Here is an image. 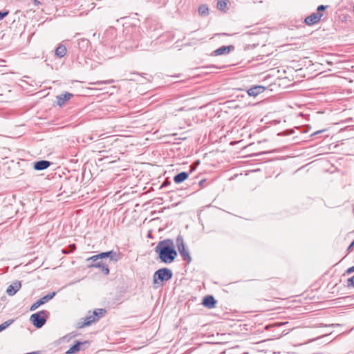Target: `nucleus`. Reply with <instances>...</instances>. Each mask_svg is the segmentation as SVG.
Segmentation results:
<instances>
[{"label":"nucleus","instance_id":"nucleus-8","mask_svg":"<svg viewBox=\"0 0 354 354\" xmlns=\"http://www.w3.org/2000/svg\"><path fill=\"white\" fill-rule=\"evenodd\" d=\"M105 258H109L110 260L113 261L115 262L119 260V254L113 250H110L107 252H104L99 253L95 255V257L93 259L94 260H100Z\"/></svg>","mask_w":354,"mask_h":354},{"label":"nucleus","instance_id":"nucleus-18","mask_svg":"<svg viewBox=\"0 0 354 354\" xmlns=\"http://www.w3.org/2000/svg\"><path fill=\"white\" fill-rule=\"evenodd\" d=\"M90 45L91 42L88 39L82 38L77 40V46L81 51H86Z\"/></svg>","mask_w":354,"mask_h":354},{"label":"nucleus","instance_id":"nucleus-7","mask_svg":"<svg viewBox=\"0 0 354 354\" xmlns=\"http://www.w3.org/2000/svg\"><path fill=\"white\" fill-rule=\"evenodd\" d=\"M95 322V318L92 316L91 311L84 318H81L76 324L77 328H82L91 326L93 323Z\"/></svg>","mask_w":354,"mask_h":354},{"label":"nucleus","instance_id":"nucleus-4","mask_svg":"<svg viewBox=\"0 0 354 354\" xmlns=\"http://www.w3.org/2000/svg\"><path fill=\"white\" fill-rule=\"evenodd\" d=\"M176 244L183 260L186 261L187 263H189L192 261V257L189 254V250L186 248V245L182 235L179 234L176 237Z\"/></svg>","mask_w":354,"mask_h":354},{"label":"nucleus","instance_id":"nucleus-28","mask_svg":"<svg viewBox=\"0 0 354 354\" xmlns=\"http://www.w3.org/2000/svg\"><path fill=\"white\" fill-rule=\"evenodd\" d=\"M205 183H206V180L205 178L201 179L198 182V185L200 186L201 188H203V187H205Z\"/></svg>","mask_w":354,"mask_h":354},{"label":"nucleus","instance_id":"nucleus-34","mask_svg":"<svg viewBox=\"0 0 354 354\" xmlns=\"http://www.w3.org/2000/svg\"><path fill=\"white\" fill-rule=\"evenodd\" d=\"M32 2L34 5L37 6L41 4V2L39 0H32Z\"/></svg>","mask_w":354,"mask_h":354},{"label":"nucleus","instance_id":"nucleus-30","mask_svg":"<svg viewBox=\"0 0 354 354\" xmlns=\"http://www.w3.org/2000/svg\"><path fill=\"white\" fill-rule=\"evenodd\" d=\"M353 248H354V240L351 242V243L347 248L348 253L351 252Z\"/></svg>","mask_w":354,"mask_h":354},{"label":"nucleus","instance_id":"nucleus-33","mask_svg":"<svg viewBox=\"0 0 354 354\" xmlns=\"http://www.w3.org/2000/svg\"><path fill=\"white\" fill-rule=\"evenodd\" d=\"M204 68H207V69H210V68H219L218 67H217L216 66H214V65L207 66H205Z\"/></svg>","mask_w":354,"mask_h":354},{"label":"nucleus","instance_id":"nucleus-24","mask_svg":"<svg viewBox=\"0 0 354 354\" xmlns=\"http://www.w3.org/2000/svg\"><path fill=\"white\" fill-rule=\"evenodd\" d=\"M14 322V319H8L0 324V332L6 329L10 325Z\"/></svg>","mask_w":354,"mask_h":354},{"label":"nucleus","instance_id":"nucleus-36","mask_svg":"<svg viewBox=\"0 0 354 354\" xmlns=\"http://www.w3.org/2000/svg\"><path fill=\"white\" fill-rule=\"evenodd\" d=\"M169 185H170L169 182L165 181V182L162 183V184L161 185V187H166V186H168Z\"/></svg>","mask_w":354,"mask_h":354},{"label":"nucleus","instance_id":"nucleus-21","mask_svg":"<svg viewBox=\"0 0 354 354\" xmlns=\"http://www.w3.org/2000/svg\"><path fill=\"white\" fill-rule=\"evenodd\" d=\"M106 313V310L105 309L96 308L91 313H92L93 317H94L95 318V322H96L101 317H102L105 315Z\"/></svg>","mask_w":354,"mask_h":354},{"label":"nucleus","instance_id":"nucleus-20","mask_svg":"<svg viewBox=\"0 0 354 354\" xmlns=\"http://www.w3.org/2000/svg\"><path fill=\"white\" fill-rule=\"evenodd\" d=\"M67 50L64 44H60L55 49V54L59 58L64 57L66 54Z\"/></svg>","mask_w":354,"mask_h":354},{"label":"nucleus","instance_id":"nucleus-29","mask_svg":"<svg viewBox=\"0 0 354 354\" xmlns=\"http://www.w3.org/2000/svg\"><path fill=\"white\" fill-rule=\"evenodd\" d=\"M75 335H75V334H74V335H71V334H69V335H65L64 337H62V339H63V340L69 341V340H70V339H71L72 337H75Z\"/></svg>","mask_w":354,"mask_h":354},{"label":"nucleus","instance_id":"nucleus-23","mask_svg":"<svg viewBox=\"0 0 354 354\" xmlns=\"http://www.w3.org/2000/svg\"><path fill=\"white\" fill-rule=\"evenodd\" d=\"M198 13L201 16H206L209 14V8L206 4H202L198 7Z\"/></svg>","mask_w":354,"mask_h":354},{"label":"nucleus","instance_id":"nucleus-40","mask_svg":"<svg viewBox=\"0 0 354 354\" xmlns=\"http://www.w3.org/2000/svg\"><path fill=\"white\" fill-rule=\"evenodd\" d=\"M221 35H228V34H226V33H222Z\"/></svg>","mask_w":354,"mask_h":354},{"label":"nucleus","instance_id":"nucleus-11","mask_svg":"<svg viewBox=\"0 0 354 354\" xmlns=\"http://www.w3.org/2000/svg\"><path fill=\"white\" fill-rule=\"evenodd\" d=\"M74 96L73 94L68 93V92H64L56 97L57 101L56 104L60 106H64L66 103L69 101Z\"/></svg>","mask_w":354,"mask_h":354},{"label":"nucleus","instance_id":"nucleus-27","mask_svg":"<svg viewBox=\"0 0 354 354\" xmlns=\"http://www.w3.org/2000/svg\"><path fill=\"white\" fill-rule=\"evenodd\" d=\"M327 8V6L320 5L317 8L316 13H321V12L324 11Z\"/></svg>","mask_w":354,"mask_h":354},{"label":"nucleus","instance_id":"nucleus-31","mask_svg":"<svg viewBox=\"0 0 354 354\" xmlns=\"http://www.w3.org/2000/svg\"><path fill=\"white\" fill-rule=\"evenodd\" d=\"M354 272V266L348 268L346 271V273L349 274Z\"/></svg>","mask_w":354,"mask_h":354},{"label":"nucleus","instance_id":"nucleus-12","mask_svg":"<svg viewBox=\"0 0 354 354\" xmlns=\"http://www.w3.org/2000/svg\"><path fill=\"white\" fill-rule=\"evenodd\" d=\"M323 16L322 13H316L313 12L304 19V23L308 26H313L317 23H318L321 17Z\"/></svg>","mask_w":354,"mask_h":354},{"label":"nucleus","instance_id":"nucleus-42","mask_svg":"<svg viewBox=\"0 0 354 354\" xmlns=\"http://www.w3.org/2000/svg\"><path fill=\"white\" fill-rule=\"evenodd\" d=\"M282 325H283V323H279V326H282Z\"/></svg>","mask_w":354,"mask_h":354},{"label":"nucleus","instance_id":"nucleus-38","mask_svg":"<svg viewBox=\"0 0 354 354\" xmlns=\"http://www.w3.org/2000/svg\"><path fill=\"white\" fill-rule=\"evenodd\" d=\"M190 167H191V171H190V172H192V171L194 169V165H192L190 166Z\"/></svg>","mask_w":354,"mask_h":354},{"label":"nucleus","instance_id":"nucleus-17","mask_svg":"<svg viewBox=\"0 0 354 354\" xmlns=\"http://www.w3.org/2000/svg\"><path fill=\"white\" fill-rule=\"evenodd\" d=\"M88 341L80 342L75 341V344L66 352V354H75L79 352L82 348L81 346L88 344Z\"/></svg>","mask_w":354,"mask_h":354},{"label":"nucleus","instance_id":"nucleus-25","mask_svg":"<svg viewBox=\"0 0 354 354\" xmlns=\"http://www.w3.org/2000/svg\"><path fill=\"white\" fill-rule=\"evenodd\" d=\"M10 12L8 10H0V20L3 19L6 16L9 15Z\"/></svg>","mask_w":354,"mask_h":354},{"label":"nucleus","instance_id":"nucleus-22","mask_svg":"<svg viewBox=\"0 0 354 354\" xmlns=\"http://www.w3.org/2000/svg\"><path fill=\"white\" fill-rule=\"evenodd\" d=\"M228 0H218L216 8L221 12H226L227 8Z\"/></svg>","mask_w":354,"mask_h":354},{"label":"nucleus","instance_id":"nucleus-5","mask_svg":"<svg viewBox=\"0 0 354 354\" xmlns=\"http://www.w3.org/2000/svg\"><path fill=\"white\" fill-rule=\"evenodd\" d=\"M95 257V255H93L88 259H86L87 262H90L89 264H88V268H100L102 271V272L104 275H108L109 274V268L108 266L103 261L102 259L100 260H94L93 259Z\"/></svg>","mask_w":354,"mask_h":354},{"label":"nucleus","instance_id":"nucleus-10","mask_svg":"<svg viewBox=\"0 0 354 354\" xmlns=\"http://www.w3.org/2000/svg\"><path fill=\"white\" fill-rule=\"evenodd\" d=\"M133 35V44H129V41L126 39L124 41H123L122 44L126 48H130L133 49L135 48L139 47V41H138V37H139V31L136 28H135L134 31L132 33Z\"/></svg>","mask_w":354,"mask_h":354},{"label":"nucleus","instance_id":"nucleus-26","mask_svg":"<svg viewBox=\"0 0 354 354\" xmlns=\"http://www.w3.org/2000/svg\"><path fill=\"white\" fill-rule=\"evenodd\" d=\"M346 286L347 287H354V275L347 279Z\"/></svg>","mask_w":354,"mask_h":354},{"label":"nucleus","instance_id":"nucleus-1","mask_svg":"<svg viewBox=\"0 0 354 354\" xmlns=\"http://www.w3.org/2000/svg\"><path fill=\"white\" fill-rule=\"evenodd\" d=\"M154 251L158 254V259L160 262L166 264L174 262L178 256L174 242L171 239L160 241L154 248Z\"/></svg>","mask_w":354,"mask_h":354},{"label":"nucleus","instance_id":"nucleus-35","mask_svg":"<svg viewBox=\"0 0 354 354\" xmlns=\"http://www.w3.org/2000/svg\"><path fill=\"white\" fill-rule=\"evenodd\" d=\"M292 132H294L293 129H289V130H287L284 132V135H289Z\"/></svg>","mask_w":354,"mask_h":354},{"label":"nucleus","instance_id":"nucleus-19","mask_svg":"<svg viewBox=\"0 0 354 354\" xmlns=\"http://www.w3.org/2000/svg\"><path fill=\"white\" fill-rule=\"evenodd\" d=\"M189 177V173L186 171H181L174 176V182L176 184H180L187 180Z\"/></svg>","mask_w":354,"mask_h":354},{"label":"nucleus","instance_id":"nucleus-41","mask_svg":"<svg viewBox=\"0 0 354 354\" xmlns=\"http://www.w3.org/2000/svg\"><path fill=\"white\" fill-rule=\"evenodd\" d=\"M71 246H73V248H75V244H73Z\"/></svg>","mask_w":354,"mask_h":354},{"label":"nucleus","instance_id":"nucleus-2","mask_svg":"<svg viewBox=\"0 0 354 354\" xmlns=\"http://www.w3.org/2000/svg\"><path fill=\"white\" fill-rule=\"evenodd\" d=\"M172 271L167 268H162L157 270L153 276V284H159L164 281H167L172 278Z\"/></svg>","mask_w":354,"mask_h":354},{"label":"nucleus","instance_id":"nucleus-39","mask_svg":"<svg viewBox=\"0 0 354 354\" xmlns=\"http://www.w3.org/2000/svg\"><path fill=\"white\" fill-rule=\"evenodd\" d=\"M194 163H196V165H198V164H199V163H200V161H199V160H197V161H196Z\"/></svg>","mask_w":354,"mask_h":354},{"label":"nucleus","instance_id":"nucleus-6","mask_svg":"<svg viewBox=\"0 0 354 354\" xmlns=\"http://www.w3.org/2000/svg\"><path fill=\"white\" fill-rule=\"evenodd\" d=\"M56 295L55 292H49L48 294L46 295L45 296L41 297L37 301H36L35 303H33L31 306L30 307V311H35L36 309H37L40 306L45 304L48 301H49L50 299H52L55 295Z\"/></svg>","mask_w":354,"mask_h":354},{"label":"nucleus","instance_id":"nucleus-43","mask_svg":"<svg viewBox=\"0 0 354 354\" xmlns=\"http://www.w3.org/2000/svg\"><path fill=\"white\" fill-rule=\"evenodd\" d=\"M353 12H354V6H353Z\"/></svg>","mask_w":354,"mask_h":354},{"label":"nucleus","instance_id":"nucleus-3","mask_svg":"<svg viewBox=\"0 0 354 354\" xmlns=\"http://www.w3.org/2000/svg\"><path fill=\"white\" fill-rule=\"evenodd\" d=\"M49 315V312L46 310H42L36 313L31 315L30 321L33 326L37 328H40L46 324Z\"/></svg>","mask_w":354,"mask_h":354},{"label":"nucleus","instance_id":"nucleus-14","mask_svg":"<svg viewBox=\"0 0 354 354\" xmlns=\"http://www.w3.org/2000/svg\"><path fill=\"white\" fill-rule=\"evenodd\" d=\"M265 91H266L265 86H261V85H255V86L250 88L247 91V93H248V95H250V96L256 97L259 94L264 92Z\"/></svg>","mask_w":354,"mask_h":354},{"label":"nucleus","instance_id":"nucleus-16","mask_svg":"<svg viewBox=\"0 0 354 354\" xmlns=\"http://www.w3.org/2000/svg\"><path fill=\"white\" fill-rule=\"evenodd\" d=\"M217 301L212 295L205 296L203 299V305L207 308H213L216 306Z\"/></svg>","mask_w":354,"mask_h":354},{"label":"nucleus","instance_id":"nucleus-13","mask_svg":"<svg viewBox=\"0 0 354 354\" xmlns=\"http://www.w3.org/2000/svg\"><path fill=\"white\" fill-rule=\"evenodd\" d=\"M51 165H53L52 162L46 160H41L33 163V168L37 171H42L49 167Z\"/></svg>","mask_w":354,"mask_h":354},{"label":"nucleus","instance_id":"nucleus-9","mask_svg":"<svg viewBox=\"0 0 354 354\" xmlns=\"http://www.w3.org/2000/svg\"><path fill=\"white\" fill-rule=\"evenodd\" d=\"M235 49L234 46L229 45V46H222L215 50L212 51L211 53V56H220L224 55H228L230 52L233 51Z\"/></svg>","mask_w":354,"mask_h":354},{"label":"nucleus","instance_id":"nucleus-15","mask_svg":"<svg viewBox=\"0 0 354 354\" xmlns=\"http://www.w3.org/2000/svg\"><path fill=\"white\" fill-rule=\"evenodd\" d=\"M21 282L19 281H15L7 288L6 293L9 296H13L21 288Z\"/></svg>","mask_w":354,"mask_h":354},{"label":"nucleus","instance_id":"nucleus-32","mask_svg":"<svg viewBox=\"0 0 354 354\" xmlns=\"http://www.w3.org/2000/svg\"><path fill=\"white\" fill-rule=\"evenodd\" d=\"M255 47H256V45H255V44H253L252 46H251V45H247V46H245L244 47V49H245V50H249V49H250V48H255Z\"/></svg>","mask_w":354,"mask_h":354},{"label":"nucleus","instance_id":"nucleus-37","mask_svg":"<svg viewBox=\"0 0 354 354\" xmlns=\"http://www.w3.org/2000/svg\"><path fill=\"white\" fill-rule=\"evenodd\" d=\"M325 130H321V131H317V132L314 133L313 135H317L318 133H322L324 132Z\"/></svg>","mask_w":354,"mask_h":354}]
</instances>
